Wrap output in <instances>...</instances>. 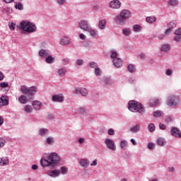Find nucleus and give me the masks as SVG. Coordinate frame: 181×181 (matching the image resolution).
Instances as JSON below:
<instances>
[{
    "label": "nucleus",
    "instance_id": "obj_55",
    "mask_svg": "<svg viewBox=\"0 0 181 181\" xmlns=\"http://www.w3.org/2000/svg\"><path fill=\"white\" fill-rule=\"evenodd\" d=\"M5 144H6L5 139L0 137V148H4V146H5Z\"/></svg>",
    "mask_w": 181,
    "mask_h": 181
},
{
    "label": "nucleus",
    "instance_id": "obj_50",
    "mask_svg": "<svg viewBox=\"0 0 181 181\" xmlns=\"http://www.w3.org/2000/svg\"><path fill=\"white\" fill-rule=\"evenodd\" d=\"M83 45L85 47H93V43H91V42L84 41Z\"/></svg>",
    "mask_w": 181,
    "mask_h": 181
},
{
    "label": "nucleus",
    "instance_id": "obj_27",
    "mask_svg": "<svg viewBox=\"0 0 181 181\" xmlns=\"http://www.w3.org/2000/svg\"><path fill=\"white\" fill-rule=\"evenodd\" d=\"M87 32H89L90 35L92 37H95V36H97V35H98V31L95 29H93L91 27L89 28V30H88Z\"/></svg>",
    "mask_w": 181,
    "mask_h": 181
},
{
    "label": "nucleus",
    "instance_id": "obj_6",
    "mask_svg": "<svg viewBox=\"0 0 181 181\" xmlns=\"http://www.w3.org/2000/svg\"><path fill=\"white\" fill-rule=\"evenodd\" d=\"M105 144L110 151H117V145L115 144V141L111 139H106L105 140Z\"/></svg>",
    "mask_w": 181,
    "mask_h": 181
},
{
    "label": "nucleus",
    "instance_id": "obj_49",
    "mask_svg": "<svg viewBox=\"0 0 181 181\" xmlns=\"http://www.w3.org/2000/svg\"><path fill=\"white\" fill-rule=\"evenodd\" d=\"M79 114H81V115H86L87 114V112H86V109L84 107H80L78 110Z\"/></svg>",
    "mask_w": 181,
    "mask_h": 181
},
{
    "label": "nucleus",
    "instance_id": "obj_51",
    "mask_svg": "<svg viewBox=\"0 0 181 181\" xmlns=\"http://www.w3.org/2000/svg\"><path fill=\"white\" fill-rule=\"evenodd\" d=\"M62 62L64 66H66V64H69V63H70V59L64 58L62 60Z\"/></svg>",
    "mask_w": 181,
    "mask_h": 181
},
{
    "label": "nucleus",
    "instance_id": "obj_14",
    "mask_svg": "<svg viewBox=\"0 0 181 181\" xmlns=\"http://www.w3.org/2000/svg\"><path fill=\"white\" fill-rule=\"evenodd\" d=\"M32 105L35 111H39L43 107V103L39 100H34Z\"/></svg>",
    "mask_w": 181,
    "mask_h": 181
},
{
    "label": "nucleus",
    "instance_id": "obj_17",
    "mask_svg": "<svg viewBox=\"0 0 181 181\" xmlns=\"http://www.w3.org/2000/svg\"><path fill=\"white\" fill-rule=\"evenodd\" d=\"M48 176L51 177H59L60 176V170H52L47 172Z\"/></svg>",
    "mask_w": 181,
    "mask_h": 181
},
{
    "label": "nucleus",
    "instance_id": "obj_44",
    "mask_svg": "<svg viewBox=\"0 0 181 181\" xmlns=\"http://www.w3.org/2000/svg\"><path fill=\"white\" fill-rule=\"evenodd\" d=\"M168 28L169 29H173L174 28H176V21H171L168 24Z\"/></svg>",
    "mask_w": 181,
    "mask_h": 181
},
{
    "label": "nucleus",
    "instance_id": "obj_48",
    "mask_svg": "<svg viewBox=\"0 0 181 181\" xmlns=\"http://www.w3.org/2000/svg\"><path fill=\"white\" fill-rule=\"evenodd\" d=\"M95 76H101L102 71L99 66L95 68Z\"/></svg>",
    "mask_w": 181,
    "mask_h": 181
},
{
    "label": "nucleus",
    "instance_id": "obj_31",
    "mask_svg": "<svg viewBox=\"0 0 181 181\" xmlns=\"http://www.w3.org/2000/svg\"><path fill=\"white\" fill-rule=\"evenodd\" d=\"M157 144L159 145V146H163L166 144V140L163 137H159L157 139Z\"/></svg>",
    "mask_w": 181,
    "mask_h": 181
},
{
    "label": "nucleus",
    "instance_id": "obj_64",
    "mask_svg": "<svg viewBox=\"0 0 181 181\" xmlns=\"http://www.w3.org/2000/svg\"><path fill=\"white\" fill-rule=\"evenodd\" d=\"M180 37L181 35H175V37H174L175 42H180Z\"/></svg>",
    "mask_w": 181,
    "mask_h": 181
},
{
    "label": "nucleus",
    "instance_id": "obj_28",
    "mask_svg": "<svg viewBox=\"0 0 181 181\" xmlns=\"http://www.w3.org/2000/svg\"><path fill=\"white\" fill-rule=\"evenodd\" d=\"M39 56L40 57H47L49 56V51L47 49H40L39 51Z\"/></svg>",
    "mask_w": 181,
    "mask_h": 181
},
{
    "label": "nucleus",
    "instance_id": "obj_18",
    "mask_svg": "<svg viewBox=\"0 0 181 181\" xmlns=\"http://www.w3.org/2000/svg\"><path fill=\"white\" fill-rule=\"evenodd\" d=\"M126 21V19L122 17L121 14H119V16H116L115 18V21L117 25H125Z\"/></svg>",
    "mask_w": 181,
    "mask_h": 181
},
{
    "label": "nucleus",
    "instance_id": "obj_1",
    "mask_svg": "<svg viewBox=\"0 0 181 181\" xmlns=\"http://www.w3.org/2000/svg\"><path fill=\"white\" fill-rule=\"evenodd\" d=\"M60 156L57 153H51L48 156H43L40 161L42 168H54L60 162Z\"/></svg>",
    "mask_w": 181,
    "mask_h": 181
},
{
    "label": "nucleus",
    "instance_id": "obj_39",
    "mask_svg": "<svg viewBox=\"0 0 181 181\" xmlns=\"http://www.w3.org/2000/svg\"><path fill=\"white\" fill-rule=\"evenodd\" d=\"M16 30H18L21 32V33H23V21H21L18 24L16 25Z\"/></svg>",
    "mask_w": 181,
    "mask_h": 181
},
{
    "label": "nucleus",
    "instance_id": "obj_38",
    "mask_svg": "<svg viewBox=\"0 0 181 181\" xmlns=\"http://www.w3.org/2000/svg\"><path fill=\"white\" fill-rule=\"evenodd\" d=\"M24 110L28 114H32V112H33V107H32V105H26L24 107Z\"/></svg>",
    "mask_w": 181,
    "mask_h": 181
},
{
    "label": "nucleus",
    "instance_id": "obj_59",
    "mask_svg": "<svg viewBox=\"0 0 181 181\" xmlns=\"http://www.w3.org/2000/svg\"><path fill=\"white\" fill-rule=\"evenodd\" d=\"M170 33H172V30L170 28H168L165 32L164 33V35L165 36H169V35H170Z\"/></svg>",
    "mask_w": 181,
    "mask_h": 181
},
{
    "label": "nucleus",
    "instance_id": "obj_36",
    "mask_svg": "<svg viewBox=\"0 0 181 181\" xmlns=\"http://www.w3.org/2000/svg\"><path fill=\"white\" fill-rule=\"evenodd\" d=\"M57 73L59 76H66V74L67 73V69H66V67L60 68Z\"/></svg>",
    "mask_w": 181,
    "mask_h": 181
},
{
    "label": "nucleus",
    "instance_id": "obj_26",
    "mask_svg": "<svg viewBox=\"0 0 181 181\" xmlns=\"http://www.w3.org/2000/svg\"><path fill=\"white\" fill-rule=\"evenodd\" d=\"M156 17L153 16H148L146 18V21L147 22V23L153 24L154 22H156Z\"/></svg>",
    "mask_w": 181,
    "mask_h": 181
},
{
    "label": "nucleus",
    "instance_id": "obj_34",
    "mask_svg": "<svg viewBox=\"0 0 181 181\" xmlns=\"http://www.w3.org/2000/svg\"><path fill=\"white\" fill-rule=\"evenodd\" d=\"M9 163L8 158H0V166H6Z\"/></svg>",
    "mask_w": 181,
    "mask_h": 181
},
{
    "label": "nucleus",
    "instance_id": "obj_12",
    "mask_svg": "<svg viewBox=\"0 0 181 181\" xmlns=\"http://www.w3.org/2000/svg\"><path fill=\"white\" fill-rule=\"evenodd\" d=\"M102 81L107 86H114L115 84V81L112 77H104L102 78Z\"/></svg>",
    "mask_w": 181,
    "mask_h": 181
},
{
    "label": "nucleus",
    "instance_id": "obj_20",
    "mask_svg": "<svg viewBox=\"0 0 181 181\" xmlns=\"http://www.w3.org/2000/svg\"><path fill=\"white\" fill-rule=\"evenodd\" d=\"M160 101L158 98H151L149 100V105L150 107H155L159 104Z\"/></svg>",
    "mask_w": 181,
    "mask_h": 181
},
{
    "label": "nucleus",
    "instance_id": "obj_16",
    "mask_svg": "<svg viewBox=\"0 0 181 181\" xmlns=\"http://www.w3.org/2000/svg\"><path fill=\"white\" fill-rule=\"evenodd\" d=\"M71 39L69 37H62L59 40V44L62 46H66V45H70Z\"/></svg>",
    "mask_w": 181,
    "mask_h": 181
},
{
    "label": "nucleus",
    "instance_id": "obj_8",
    "mask_svg": "<svg viewBox=\"0 0 181 181\" xmlns=\"http://www.w3.org/2000/svg\"><path fill=\"white\" fill-rule=\"evenodd\" d=\"M74 93L77 94V95H82L83 97H86V95H88V90H87L84 88H76L74 90Z\"/></svg>",
    "mask_w": 181,
    "mask_h": 181
},
{
    "label": "nucleus",
    "instance_id": "obj_41",
    "mask_svg": "<svg viewBox=\"0 0 181 181\" xmlns=\"http://www.w3.org/2000/svg\"><path fill=\"white\" fill-rule=\"evenodd\" d=\"M56 2L59 6H64L67 4V0H56Z\"/></svg>",
    "mask_w": 181,
    "mask_h": 181
},
{
    "label": "nucleus",
    "instance_id": "obj_37",
    "mask_svg": "<svg viewBox=\"0 0 181 181\" xmlns=\"http://www.w3.org/2000/svg\"><path fill=\"white\" fill-rule=\"evenodd\" d=\"M45 144H47V145H53V144H54V138L52 136L47 137L45 141Z\"/></svg>",
    "mask_w": 181,
    "mask_h": 181
},
{
    "label": "nucleus",
    "instance_id": "obj_43",
    "mask_svg": "<svg viewBox=\"0 0 181 181\" xmlns=\"http://www.w3.org/2000/svg\"><path fill=\"white\" fill-rule=\"evenodd\" d=\"M69 172V168L66 167H61L60 175H67Z\"/></svg>",
    "mask_w": 181,
    "mask_h": 181
},
{
    "label": "nucleus",
    "instance_id": "obj_4",
    "mask_svg": "<svg viewBox=\"0 0 181 181\" xmlns=\"http://www.w3.org/2000/svg\"><path fill=\"white\" fill-rule=\"evenodd\" d=\"M37 31V27L35 23L29 21H23V32L24 33H35Z\"/></svg>",
    "mask_w": 181,
    "mask_h": 181
},
{
    "label": "nucleus",
    "instance_id": "obj_32",
    "mask_svg": "<svg viewBox=\"0 0 181 181\" xmlns=\"http://www.w3.org/2000/svg\"><path fill=\"white\" fill-rule=\"evenodd\" d=\"M127 69L129 73H135V71H136V66L132 64H129L127 66Z\"/></svg>",
    "mask_w": 181,
    "mask_h": 181
},
{
    "label": "nucleus",
    "instance_id": "obj_29",
    "mask_svg": "<svg viewBox=\"0 0 181 181\" xmlns=\"http://www.w3.org/2000/svg\"><path fill=\"white\" fill-rule=\"evenodd\" d=\"M54 57H53L52 55H49L46 57L45 61L48 64H53L54 63Z\"/></svg>",
    "mask_w": 181,
    "mask_h": 181
},
{
    "label": "nucleus",
    "instance_id": "obj_53",
    "mask_svg": "<svg viewBox=\"0 0 181 181\" xmlns=\"http://www.w3.org/2000/svg\"><path fill=\"white\" fill-rule=\"evenodd\" d=\"M15 26H16V24L13 23H8V28L10 30H15Z\"/></svg>",
    "mask_w": 181,
    "mask_h": 181
},
{
    "label": "nucleus",
    "instance_id": "obj_33",
    "mask_svg": "<svg viewBox=\"0 0 181 181\" xmlns=\"http://www.w3.org/2000/svg\"><path fill=\"white\" fill-rule=\"evenodd\" d=\"M119 146L122 149H126L128 148V141L127 140L121 141L119 143Z\"/></svg>",
    "mask_w": 181,
    "mask_h": 181
},
{
    "label": "nucleus",
    "instance_id": "obj_35",
    "mask_svg": "<svg viewBox=\"0 0 181 181\" xmlns=\"http://www.w3.org/2000/svg\"><path fill=\"white\" fill-rule=\"evenodd\" d=\"M110 53H111L110 57H111V59H112V60H114V59H119L118 58V52H117V50L112 49L110 51Z\"/></svg>",
    "mask_w": 181,
    "mask_h": 181
},
{
    "label": "nucleus",
    "instance_id": "obj_15",
    "mask_svg": "<svg viewBox=\"0 0 181 181\" xmlns=\"http://www.w3.org/2000/svg\"><path fill=\"white\" fill-rule=\"evenodd\" d=\"M171 134L173 136H175L176 138H181V131L177 127H172Z\"/></svg>",
    "mask_w": 181,
    "mask_h": 181
},
{
    "label": "nucleus",
    "instance_id": "obj_62",
    "mask_svg": "<svg viewBox=\"0 0 181 181\" xmlns=\"http://www.w3.org/2000/svg\"><path fill=\"white\" fill-rule=\"evenodd\" d=\"M165 37H166V35H165V34H160L158 36V38L159 39V40H163Z\"/></svg>",
    "mask_w": 181,
    "mask_h": 181
},
{
    "label": "nucleus",
    "instance_id": "obj_47",
    "mask_svg": "<svg viewBox=\"0 0 181 181\" xmlns=\"http://www.w3.org/2000/svg\"><path fill=\"white\" fill-rule=\"evenodd\" d=\"M98 66V64H97V62H90L89 63V67H90L91 69H96V67Z\"/></svg>",
    "mask_w": 181,
    "mask_h": 181
},
{
    "label": "nucleus",
    "instance_id": "obj_42",
    "mask_svg": "<svg viewBox=\"0 0 181 181\" xmlns=\"http://www.w3.org/2000/svg\"><path fill=\"white\" fill-rule=\"evenodd\" d=\"M179 4V1L177 0H170L168 1V5L170 6H176Z\"/></svg>",
    "mask_w": 181,
    "mask_h": 181
},
{
    "label": "nucleus",
    "instance_id": "obj_57",
    "mask_svg": "<svg viewBox=\"0 0 181 181\" xmlns=\"http://www.w3.org/2000/svg\"><path fill=\"white\" fill-rule=\"evenodd\" d=\"M166 76H172L173 74V70L172 69H167L165 71Z\"/></svg>",
    "mask_w": 181,
    "mask_h": 181
},
{
    "label": "nucleus",
    "instance_id": "obj_19",
    "mask_svg": "<svg viewBox=\"0 0 181 181\" xmlns=\"http://www.w3.org/2000/svg\"><path fill=\"white\" fill-rule=\"evenodd\" d=\"M81 168H88L90 165V160L88 158H81L79 161Z\"/></svg>",
    "mask_w": 181,
    "mask_h": 181
},
{
    "label": "nucleus",
    "instance_id": "obj_56",
    "mask_svg": "<svg viewBox=\"0 0 181 181\" xmlns=\"http://www.w3.org/2000/svg\"><path fill=\"white\" fill-rule=\"evenodd\" d=\"M76 63L77 66H83L84 64V60L78 59V60H76Z\"/></svg>",
    "mask_w": 181,
    "mask_h": 181
},
{
    "label": "nucleus",
    "instance_id": "obj_9",
    "mask_svg": "<svg viewBox=\"0 0 181 181\" xmlns=\"http://www.w3.org/2000/svg\"><path fill=\"white\" fill-rule=\"evenodd\" d=\"M109 6L111 9H119L121 8V1L119 0L111 1L109 4Z\"/></svg>",
    "mask_w": 181,
    "mask_h": 181
},
{
    "label": "nucleus",
    "instance_id": "obj_11",
    "mask_svg": "<svg viewBox=\"0 0 181 181\" xmlns=\"http://www.w3.org/2000/svg\"><path fill=\"white\" fill-rule=\"evenodd\" d=\"M119 15H120V16H122V18H124L126 21H127V19H129V18H131V16H132L131 11L129 10H127V9L122 10L120 12Z\"/></svg>",
    "mask_w": 181,
    "mask_h": 181
},
{
    "label": "nucleus",
    "instance_id": "obj_46",
    "mask_svg": "<svg viewBox=\"0 0 181 181\" xmlns=\"http://www.w3.org/2000/svg\"><path fill=\"white\" fill-rule=\"evenodd\" d=\"M162 114H163L162 111L156 110L153 112V117H159L162 116Z\"/></svg>",
    "mask_w": 181,
    "mask_h": 181
},
{
    "label": "nucleus",
    "instance_id": "obj_60",
    "mask_svg": "<svg viewBox=\"0 0 181 181\" xmlns=\"http://www.w3.org/2000/svg\"><path fill=\"white\" fill-rule=\"evenodd\" d=\"M108 135H115V131L112 129H109L107 132Z\"/></svg>",
    "mask_w": 181,
    "mask_h": 181
},
{
    "label": "nucleus",
    "instance_id": "obj_52",
    "mask_svg": "<svg viewBox=\"0 0 181 181\" xmlns=\"http://www.w3.org/2000/svg\"><path fill=\"white\" fill-rule=\"evenodd\" d=\"M0 87H1V88H6L9 87V84L6 82H1L0 83Z\"/></svg>",
    "mask_w": 181,
    "mask_h": 181
},
{
    "label": "nucleus",
    "instance_id": "obj_25",
    "mask_svg": "<svg viewBox=\"0 0 181 181\" xmlns=\"http://www.w3.org/2000/svg\"><path fill=\"white\" fill-rule=\"evenodd\" d=\"M122 33L124 36H130L131 33H132V31H131V28H124L122 30Z\"/></svg>",
    "mask_w": 181,
    "mask_h": 181
},
{
    "label": "nucleus",
    "instance_id": "obj_3",
    "mask_svg": "<svg viewBox=\"0 0 181 181\" xmlns=\"http://www.w3.org/2000/svg\"><path fill=\"white\" fill-rule=\"evenodd\" d=\"M127 108L129 111H131L132 112H139V114H145L146 112L145 106H144L142 103L135 100H130L128 103Z\"/></svg>",
    "mask_w": 181,
    "mask_h": 181
},
{
    "label": "nucleus",
    "instance_id": "obj_61",
    "mask_svg": "<svg viewBox=\"0 0 181 181\" xmlns=\"http://www.w3.org/2000/svg\"><path fill=\"white\" fill-rule=\"evenodd\" d=\"M79 37L80 39H81V40H86L87 39V36H86V35L81 33L79 35Z\"/></svg>",
    "mask_w": 181,
    "mask_h": 181
},
{
    "label": "nucleus",
    "instance_id": "obj_30",
    "mask_svg": "<svg viewBox=\"0 0 181 181\" xmlns=\"http://www.w3.org/2000/svg\"><path fill=\"white\" fill-rule=\"evenodd\" d=\"M9 101L5 97L0 98V107H4V105H8Z\"/></svg>",
    "mask_w": 181,
    "mask_h": 181
},
{
    "label": "nucleus",
    "instance_id": "obj_58",
    "mask_svg": "<svg viewBox=\"0 0 181 181\" xmlns=\"http://www.w3.org/2000/svg\"><path fill=\"white\" fill-rule=\"evenodd\" d=\"M174 34L176 35V36H181V29L180 28H178L177 29Z\"/></svg>",
    "mask_w": 181,
    "mask_h": 181
},
{
    "label": "nucleus",
    "instance_id": "obj_13",
    "mask_svg": "<svg viewBox=\"0 0 181 181\" xmlns=\"http://www.w3.org/2000/svg\"><path fill=\"white\" fill-rule=\"evenodd\" d=\"M112 63H113V65L115 66V67H116L117 69H119V68L122 67V66L124 64V62L120 58L114 59L112 60Z\"/></svg>",
    "mask_w": 181,
    "mask_h": 181
},
{
    "label": "nucleus",
    "instance_id": "obj_54",
    "mask_svg": "<svg viewBox=\"0 0 181 181\" xmlns=\"http://www.w3.org/2000/svg\"><path fill=\"white\" fill-rule=\"evenodd\" d=\"M147 146L150 149V151H153V149H155V144L154 143H148Z\"/></svg>",
    "mask_w": 181,
    "mask_h": 181
},
{
    "label": "nucleus",
    "instance_id": "obj_24",
    "mask_svg": "<svg viewBox=\"0 0 181 181\" xmlns=\"http://www.w3.org/2000/svg\"><path fill=\"white\" fill-rule=\"evenodd\" d=\"M105 25H107V21L105 19L100 20L98 25L99 29L104 30L105 29Z\"/></svg>",
    "mask_w": 181,
    "mask_h": 181
},
{
    "label": "nucleus",
    "instance_id": "obj_45",
    "mask_svg": "<svg viewBox=\"0 0 181 181\" xmlns=\"http://www.w3.org/2000/svg\"><path fill=\"white\" fill-rule=\"evenodd\" d=\"M148 129L150 132H153L155 131V124L153 123H151L148 126Z\"/></svg>",
    "mask_w": 181,
    "mask_h": 181
},
{
    "label": "nucleus",
    "instance_id": "obj_63",
    "mask_svg": "<svg viewBox=\"0 0 181 181\" xmlns=\"http://www.w3.org/2000/svg\"><path fill=\"white\" fill-rule=\"evenodd\" d=\"M18 100L21 103V104H23V95L19 96Z\"/></svg>",
    "mask_w": 181,
    "mask_h": 181
},
{
    "label": "nucleus",
    "instance_id": "obj_23",
    "mask_svg": "<svg viewBox=\"0 0 181 181\" xmlns=\"http://www.w3.org/2000/svg\"><path fill=\"white\" fill-rule=\"evenodd\" d=\"M131 132H134V134H136L141 131V125L139 124H136L135 126H133L130 129Z\"/></svg>",
    "mask_w": 181,
    "mask_h": 181
},
{
    "label": "nucleus",
    "instance_id": "obj_22",
    "mask_svg": "<svg viewBox=\"0 0 181 181\" xmlns=\"http://www.w3.org/2000/svg\"><path fill=\"white\" fill-rule=\"evenodd\" d=\"M46 135H49V129L41 128L39 130V136H46Z\"/></svg>",
    "mask_w": 181,
    "mask_h": 181
},
{
    "label": "nucleus",
    "instance_id": "obj_2",
    "mask_svg": "<svg viewBox=\"0 0 181 181\" xmlns=\"http://www.w3.org/2000/svg\"><path fill=\"white\" fill-rule=\"evenodd\" d=\"M37 93V88L36 86H23V104H28V103H32L35 95Z\"/></svg>",
    "mask_w": 181,
    "mask_h": 181
},
{
    "label": "nucleus",
    "instance_id": "obj_40",
    "mask_svg": "<svg viewBox=\"0 0 181 181\" xmlns=\"http://www.w3.org/2000/svg\"><path fill=\"white\" fill-rule=\"evenodd\" d=\"M133 30L136 33L141 32V30H142V26L138 24H135L133 25Z\"/></svg>",
    "mask_w": 181,
    "mask_h": 181
},
{
    "label": "nucleus",
    "instance_id": "obj_10",
    "mask_svg": "<svg viewBox=\"0 0 181 181\" xmlns=\"http://www.w3.org/2000/svg\"><path fill=\"white\" fill-rule=\"evenodd\" d=\"M52 100L54 103H64V96L62 93L58 94V95H54L52 97Z\"/></svg>",
    "mask_w": 181,
    "mask_h": 181
},
{
    "label": "nucleus",
    "instance_id": "obj_7",
    "mask_svg": "<svg viewBox=\"0 0 181 181\" xmlns=\"http://www.w3.org/2000/svg\"><path fill=\"white\" fill-rule=\"evenodd\" d=\"M78 26L80 29L84 30L85 32L90 30V28L91 27V25H90V24L88 23V21L86 20L80 21L78 22Z\"/></svg>",
    "mask_w": 181,
    "mask_h": 181
},
{
    "label": "nucleus",
    "instance_id": "obj_5",
    "mask_svg": "<svg viewBox=\"0 0 181 181\" xmlns=\"http://www.w3.org/2000/svg\"><path fill=\"white\" fill-rule=\"evenodd\" d=\"M179 104V99L175 95H170L167 98V105L170 108H175L177 107Z\"/></svg>",
    "mask_w": 181,
    "mask_h": 181
},
{
    "label": "nucleus",
    "instance_id": "obj_21",
    "mask_svg": "<svg viewBox=\"0 0 181 181\" xmlns=\"http://www.w3.org/2000/svg\"><path fill=\"white\" fill-rule=\"evenodd\" d=\"M160 50L164 53H169V52H170V45L164 44L163 46H161Z\"/></svg>",
    "mask_w": 181,
    "mask_h": 181
}]
</instances>
